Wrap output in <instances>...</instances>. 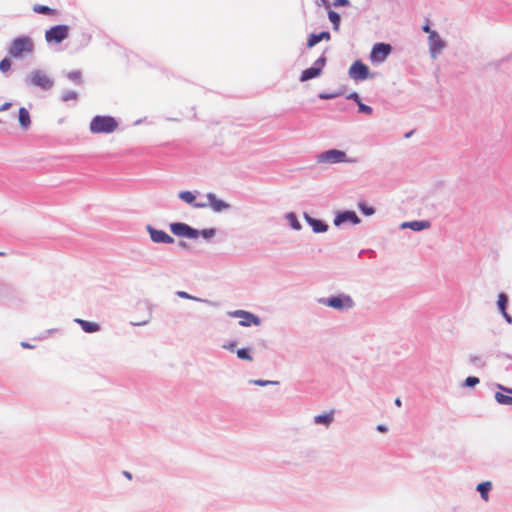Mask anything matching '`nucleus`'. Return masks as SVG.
Here are the masks:
<instances>
[{
    "mask_svg": "<svg viewBox=\"0 0 512 512\" xmlns=\"http://www.w3.org/2000/svg\"><path fill=\"white\" fill-rule=\"evenodd\" d=\"M118 121L112 116H95L89 125L93 134H110L118 129Z\"/></svg>",
    "mask_w": 512,
    "mask_h": 512,
    "instance_id": "nucleus-1",
    "label": "nucleus"
},
{
    "mask_svg": "<svg viewBox=\"0 0 512 512\" xmlns=\"http://www.w3.org/2000/svg\"><path fill=\"white\" fill-rule=\"evenodd\" d=\"M33 42L29 37L15 38L9 48V54L14 58H21L24 54L32 53Z\"/></svg>",
    "mask_w": 512,
    "mask_h": 512,
    "instance_id": "nucleus-2",
    "label": "nucleus"
},
{
    "mask_svg": "<svg viewBox=\"0 0 512 512\" xmlns=\"http://www.w3.org/2000/svg\"><path fill=\"white\" fill-rule=\"evenodd\" d=\"M30 85L37 86L42 90H50L54 86V81L48 74L41 70H34L28 76Z\"/></svg>",
    "mask_w": 512,
    "mask_h": 512,
    "instance_id": "nucleus-3",
    "label": "nucleus"
},
{
    "mask_svg": "<svg viewBox=\"0 0 512 512\" xmlns=\"http://www.w3.org/2000/svg\"><path fill=\"white\" fill-rule=\"evenodd\" d=\"M69 30L67 25L53 26L45 32V39L48 43H61L68 37Z\"/></svg>",
    "mask_w": 512,
    "mask_h": 512,
    "instance_id": "nucleus-4",
    "label": "nucleus"
},
{
    "mask_svg": "<svg viewBox=\"0 0 512 512\" xmlns=\"http://www.w3.org/2000/svg\"><path fill=\"white\" fill-rule=\"evenodd\" d=\"M170 230L171 232L180 237H186L189 239H196L198 238L200 232L189 225L181 222H176L170 224Z\"/></svg>",
    "mask_w": 512,
    "mask_h": 512,
    "instance_id": "nucleus-5",
    "label": "nucleus"
},
{
    "mask_svg": "<svg viewBox=\"0 0 512 512\" xmlns=\"http://www.w3.org/2000/svg\"><path fill=\"white\" fill-rule=\"evenodd\" d=\"M346 161H347L346 153L341 150H337V149L327 150L318 155V162H320V163L333 164V163H342V162H346Z\"/></svg>",
    "mask_w": 512,
    "mask_h": 512,
    "instance_id": "nucleus-6",
    "label": "nucleus"
},
{
    "mask_svg": "<svg viewBox=\"0 0 512 512\" xmlns=\"http://www.w3.org/2000/svg\"><path fill=\"white\" fill-rule=\"evenodd\" d=\"M323 303L337 310L350 309L354 306L352 298L348 295H339L323 300Z\"/></svg>",
    "mask_w": 512,
    "mask_h": 512,
    "instance_id": "nucleus-7",
    "label": "nucleus"
},
{
    "mask_svg": "<svg viewBox=\"0 0 512 512\" xmlns=\"http://www.w3.org/2000/svg\"><path fill=\"white\" fill-rule=\"evenodd\" d=\"M325 64H326V58L324 56H321L320 58H318L315 61L313 67L307 68L302 72V74L300 76V81L305 82V81H308L310 79L320 76Z\"/></svg>",
    "mask_w": 512,
    "mask_h": 512,
    "instance_id": "nucleus-8",
    "label": "nucleus"
},
{
    "mask_svg": "<svg viewBox=\"0 0 512 512\" xmlns=\"http://www.w3.org/2000/svg\"><path fill=\"white\" fill-rule=\"evenodd\" d=\"M390 53L391 46L389 44L377 43L372 48L370 60L373 63H381L385 61V59L389 56Z\"/></svg>",
    "mask_w": 512,
    "mask_h": 512,
    "instance_id": "nucleus-9",
    "label": "nucleus"
},
{
    "mask_svg": "<svg viewBox=\"0 0 512 512\" xmlns=\"http://www.w3.org/2000/svg\"><path fill=\"white\" fill-rule=\"evenodd\" d=\"M349 76L355 81L365 80L370 76L369 68L363 62L357 60L350 66Z\"/></svg>",
    "mask_w": 512,
    "mask_h": 512,
    "instance_id": "nucleus-10",
    "label": "nucleus"
},
{
    "mask_svg": "<svg viewBox=\"0 0 512 512\" xmlns=\"http://www.w3.org/2000/svg\"><path fill=\"white\" fill-rule=\"evenodd\" d=\"M207 199H208V202H198V203L194 204V207L195 208H205V207L210 206L213 209V211H215V212H221L229 207V205L227 203H225L222 200L217 199V197L213 193H208Z\"/></svg>",
    "mask_w": 512,
    "mask_h": 512,
    "instance_id": "nucleus-11",
    "label": "nucleus"
},
{
    "mask_svg": "<svg viewBox=\"0 0 512 512\" xmlns=\"http://www.w3.org/2000/svg\"><path fill=\"white\" fill-rule=\"evenodd\" d=\"M230 315L240 318L239 324L244 327L260 324V319L256 315L244 310H236L230 313Z\"/></svg>",
    "mask_w": 512,
    "mask_h": 512,
    "instance_id": "nucleus-12",
    "label": "nucleus"
},
{
    "mask_svg": "<svg viewBox=\"0 0 512 512\" xmlns=\"http://www.w3.org/2000/svg\"><path fill=\"white\" fill-rule=\"evenodd\" d=\"M148 232L150 234L152 241H154L156 243L170 244V243L174 242V239L169 234H167L165 231L157 230L155 228L148 226Z\"/></svg>",
    "mask_w": 512,
    "mask_h": 512,
    "instance_id": "nucleus-13",
    "label": "nucleus"
},
{
    "mask_svg": "<svg viewBox=\"0 0 512 512\" xmlns=\"http://www.w3.org/2000/svg\"><path fill=\"white\" fill-rule=\"evenodd\" d=\"M347 221H349V222H351L353 224L360 223V219H359V217L356 215V213L354 211H344L342 213H339L335 217L334 224L336 226H339L342 223L347 222Z\"/></svg>",
    "mask_w": 512,
    "mask_h": 512,
    "instance_id": "nucleus-14",
    "label": "nucleus"
},
{
    "mask_svg": "<svg viewBox=\"0 0 512 512\" xmlns=\"http://www.w3.org/2000/svg\"><path fill=\"white\" fill-rule=\"evenodd\" d=\"M429 45L433 56H435V54L439 53L444 48V43L436 32H430Z\"/></svg>",
    "mask_w": 512,
    "mask_h": 512,
    "instance_id": "nucleus-15",
    "label": "nucleus"
},
{
    "mask_svg": "<svg viewBox=\"0 0 512 512\" xmlns=\"http://www.w3.org/2000/svg\"><path fill=\"white\" fill-rule=\"evenodd\" d=\"M330 39H331V35L327 31H323L319 34H311L307 41V47L312 48L316 44H318L320 41H322V40L329 41Z\"/></svg>",
    "mask_w": 512,
    "mask_h": 512,
    "instance_id": "nucleus-16",
    "label": "nucleus"
},
{
    "mask_svg": "<svg viewBox=\"0 0 512 512\" xmlns=\"http://www.w3.org/2000/svg\"><path fill=\"white\" fill-rule=\"evenodd\" d=\"M75 322L78 323L86 333H94L100 330V325L95 322H90L83 319H75Z\"/></svg>",
    "mask_w": 512,
    "mask_h": 512,
    "instance_id": "nucleus-17",
    "label": "nucleus"
},
{
    "mask_svg": "<svg viewBox=\"0 0 512 512\" xmlns=\"http://www.w3.org/2000/svg\"><path fill=\"white\" fill-rule=\"evenodd\" d=\"M305 219L311 225L314 232L321 233L327 231L328 226L321 220L314 219L308 215H305Z\"/></svg>",
    "mask_w": 512,
    "mask_h": 512,
    "instance_id": "nucleus-18",
    "label": "nucleus"
},
{
    "mask_svg": "<svg viewBox=\"0 0 512 512\" xmlns=\"http://www.w3.org/2000/svg\"><path fill=\"white\" fill-rule=\"evenodd\" d=\"M334 413H335V411L332 409L325 414L317 415L314 417V422L316 424H322V425L328 427L334 420Z\"/></svg>",
    "mask_w": 512,
    "mask_h": 512,
    "instance_id": "nucleus-19",
    "label": "nucleus"
},
{
    "mask_svg": "<svg viewBox=\"0 0 512 512\" xmlns=\"http://www.w3.org/2000/svg\"><path fill=\"white\" fill-rule=\"evenodd\" d=\"M501 388L503 389V391H505L509 394H512V389L503 388V387H501ZM495 399L499 404L512 405V396L504 394L502 392H496Z\"/></svg>",
    "mask_w": 512,
    "mask_h": 512,
    "instance_id": "nucleus-20",
    "label": "nucleus"
},
{
    "mask_svg": "<svg viewBox=\"0 0 512 512\" xmlns=\"http://www.w3.org/2000/svg\"><path fill=\"white\" fill-rule=\"evenodd\" d=\"M18 119H19V123H20L21 127L24 129H27L31 124L30 114H29L28 110L24 107H21L19 109Z\"/></svg>",
    "mask_w": 512,
    "mask_h": 512,
    "instance_id": "nucleus-21",
    "label": "nucleus"
},
{
    "mask_svg": "<svg viewBox=\"0 0 512 512\" xmlns=\"http://www.w3.org/2000/svg\"><path fill=\"white\" fill-rule=\"evenodd\" d=\"M409 227L412 230L420 231L423 229H426L429 227V223L426 221H412V222H405L402 224V228Z\"/></svg>",
    "mask_w": 512,
    "mask_h": 512,
    "instance_id": "nucleus-22",
    "label": "nucleus"
},
{
    "mask_svg": "<svg viewBox=\"0 0 512 512\" xmlns=\"http://www.w3.org/2000/svg\"><path fill=\"white\" fill-rule=\"evenodd\" d=\"M507 301H508L507 296L504 293H500L498 296V301H497L498 307H499L500 311L502 312V314L504 315V317L508 320V322H511L510 316L506 313Z\"/></svg>",
    "mask_w": 512,
    "mask_h": 512,
    "instance_id": "nucleus-23",
    "label": "nucleus"
},
{
    "mask_svg": "<svg viewBox=\"0 0 512 512\" xmlns=\"http://www.w3.org/2000/svg\"><path fill=\"white\" fill-rule=\"evenodd\" d=\"M491 488H492V484L489 481L482 482L477 485V490L480 492L481 497L485 501H488V499H489V491L491 490Z\"/></svg>",
    "mask_w": 512,
    "mask_h": 512,
    "instance_id": "nucleus-24",
    "label": "nucleus"
},
{
    "mask_svg": "<svg viewBox=\"0 0 512 512\" xmlns=\"http://www.w3.org/2000/svg\"><path fill=\"white\" fill-rule=\"evenodd\" d=\"M33 11L39 14H46V15H57L58 11L56 9L50 8L45 5H34Z\"/></svg>",
    "mask_w": 512,
    "mask_h": 512,
    "instance_id": "nucleus-25",
    "label": "nucleus"
},
{
    "mask_svg": "<svg viewBox=\"0 0 512 512\" xmlns=\"http://www.w3.org/2000/svg\"><path fill=\"white\" fill-rule=\"evenodd\" d=\"M328 18L331 21V23L333 24V29L335 31H338L340 28V22H341L340 15L337 12L330 9L328 11Z\"/></svg>",
    "mask_w": 512,
    "mask_h": 512,
    "instance_id": "nucleus-26",
    "label": "nucleus"
},
{
    "mask_svg": "<svg viewBox=\"0 0 512 512\" xmlns=\"http://www.w3.org/2000/svg\"><path fill=\"white\" fill-rule=\"evenodd\" d=\"M179 198L183 201H185L186 203L188 204H192L194 206V204H196L197 202H195V195L190 192V191H182L179 193Z\"/></svg>",
    "mask_w": 512,
    "mask_h": 512,
    "instance_id": "nucleus-27",
    "label": "nucleus"
},
{
    "mask_svg": "<svg viewBox=\"0 0 512 512\" xmlns=\"http://www.w3.org/2000/svg\"><path fill=\"white\" fill-rule=\"evenodd\" d=\"M236 353H237V357L239 359L247 360V361H252L253 360L252 356L249 353V349L242 348V349L237 350Z\"/></svg>",
    "mask_w": 512,
    "mask_h": 512,
    "instance_id": "nucleus-28",
    "label": "nucleus"
},
{
    "mask_svg": "<svg viewBox=\"0 0 512 512\" xmlns=\"http://www.w3.org/2000/svg\"><path fill=\"white\" fill-rule=\"evenodd\" d=\"M11 66H12V62L7 57L0 61V71L2 73L8 72L11 69Z\"/></svg>",
    "mask_w": 512,
    "mask_h": 512,
    "instance_id": "nucleus-29",
    "label": "nucleus"
},
{
    "mask_svg": "<svg viewBox=\"0 0 512 512\" xmlns=\"http://www.w3.org/2000/svg\"><path fill=\"white\" fill-rule=\"evenodd\" d=\"M68 78L72 80L74 83H81L82 82V73L81 71H72L68 73Z\"/></svg>",
    "mask_w": 512,
    "mask_h": 512,
    "instance_id": "nucleus-30",
    "label": "nucleus"
},
{
    "mask_svg": "<svg viewBox=\"0 0 512 512\" xmlns=\"http://www.w3.org/2000/svg\"><path fill=\"white\" fill-rule=\"evenodd\" d=\"M78 98V94L75 91H66L62 95V100L67 102L71 100H76Z\"/></svg>",
    "mask_w": 512,
    "mask_h": 512,
    "instance_id": "nucleus-31",
    "label": "nucleus"
},
{
    "mask_svg": "<svg viewBox=\"0 0 512 512\" xmlns=\"http://www.w3.org/2000/svg\"><path fill=\"white\" fill-rule=\"evenodd\" d=\"M287 218L294 229L299 230L301 228V225L297 220V217L293 213L288 214Z\"/></svg>",
    "mask_w": 512,
    "mask_h": 512,
    "instance_id": "nucleus-32",
    "label": "nucleus"
},
{
    "mask_svg": "<svg viewBox=\"0 0 512 512\" xmlns=\"http://www.w3.org/2000/svg\"><path fill=\"white\" fill-rule=\"evenodd\" d=\"M358 107H359V112L365 113L367 115H371L372 114L373 110H372V108L370 106L365 105L362 102H359Z\"/></svg>",
    "mask_w": 512,
    "mask_h": 512,
    "instance_id": "nucleus-33",
    "label": "nucleus"
},
{
    "mask_svg": "<svg viewBox=\"0 0 512 512\" xmlns=\"http://www.w3.org/2000/svg\"><path fill=\"white\" fill-rule=\"evenodd\" d=\"M359 208L365 215L370 216L374 214V209L372 207H367L364 203H359Z\"/></svg>",
    "mask_w": 512,
    "mask_h": 512,
    "instance_id": "nucleus-34",
    "label": "nucleus"
},
{
    "mask_svg": "<svg viewBox=\"0 0 512 512\" xmlns=\"http://www.w3.org/2000/svg\"><path fill=\"white\" fill-rule=\"evenodd\" d=\"M478 383H479V379L477 377H474V376L467 377L466 380H465V384L468 387L475 386Z\"/></svg>",
    "mask_w": 512,
    "mask_h": 512,
    "instance_id": "nucleus-35",
    "label": "nucleus"
},
{
    "mask_svg": "<svg viewBox=\"0 0 512 512\" xmlns=\"http://www.w3.org/2000/svg\"><path fill=\"white\" fill-rule=\"evenodd\" d=\"M331 4L334 7L348 6V5H350V1L349 0H333V2Z\"/></svg>",
    "mask_w": 512,
    "mask_h": 512,
    "instance_id": "nucleus-36",
    "label": "nucleus"
},
{
    "mask_svg": "<svg viewBox=\"0 0 512 512\" xmlns=\"http://www.w3.org/2000/svg\"><path fill=\"white\" fill-rule=\"evenodd\" d=\"M202 236L204 238H211L214 236L215 234V230L214 229H204L202 232H201Z\"/></svg>",
    "mask_w": 512,
    "mask_h": 512,
    "instance_id": "nucleus-37",
    "label": "nucleus"
},
{
    "mask_svg": "<svg viewBox=\"0 0 512 512\" xmlns=\"http://www.w3.org/2000/svg\"><path fill=\"white\" fill-rule=\"evenodd\" d=\"M177 296H179L180 298H185V299H193V300H196L195 297L189 295L188 293L184 292V291H178L177 292Z\"/></svg>",
    "mask_w": 512,
    "mask_h": 512,
    "instance_id": "nucleus-38",
    "label": "nucleus"
},
{
    "mask_svg": "<svg viewBox=\"0 0 512 512\" xmlns=\"http://www.w3.org/2000/svg\"><path fill=\"white\" fill-rule=\"evenodd\" d=\"M348 98L349 99H353L357 104H359V102H361L360 97H359V95L356 92L351 93L348 96Z\"/></svg>",
    "mask_w": 512,
    "mask_h": 512,
    "instance_id": "nucleus-39",
    "label": "nucleus"
},
{
    "mask_svg": "<svg viewBox=\"0 0 512 512\" xmlns=\"http://www.w3.org/2000/svg\"><path fill=\"white\" fill-rule=\"evenodd\" d=\"M272 383H273L272 381H264V380H255L254 381V384L259 385V386H265V385L272 384Z\"/></svg>",
    "mask_w": 512,
    "mask_h": 512,
    "instance_id": "nucleus-40",
    "label": "nucleus"
},
{
    "mask_svg": "<svg viewBox=\"0 0 512 512\" xmlns=\"http://www.w3.org/2000/svg\"><path fill=\"white\" fill-rule=\"evenodd\" d=\"M335 96H336L335 94H324V93H321V94L319 95V97H320L321 99H331V98H334Z\"/></svg>",
    "mask_w": 512,
    "mask_h": 512,
    "instance_id": "nucleus-41",
    "label": "nucleus"
},
{
    "mask_svg": "<svg viewBox=\"0 0 512 512\" xmlns=\"http://www.w3.org/2000/svg\"><path fill=\"white\" fill-rule=\"evenodd\" d=\"M236 344L234 342L229 343L228 345H224L223 347L229 351H234Z\"/></svg>",
    "mask_w": 512,
    "mask_h": 512,
    "instance_id": "nucleus-42",
    "label": "nucleus"
},
{
    "mask_svg": "<svg viewBox=\"0 0 512 512\" xmlns=\"http://www.w3.org/2000/svg\"><path fill=\"white\" fill-rule=\"evenodd\" d=\"M321 2L323 3V5L325 6L326 9H328V11L330 10V8L332 7V2H330L329 0H321Z\"/></svg>",
    "mask_w": 512,
    "mask_h": 512,
    "instance_id": "nucleus-43",
    "label": "nucleus"
},
{
    "mask_svg": "<svg viewBox=\"0 0 512 512\" xmlns=\"http://www.w3.org/2000/svg\"><path fill=\"white\" fill-rule=\"evenodd\" d=\"M423 31H424V32H426V33H429V34H430V32H433V31L430 29L429 24H426V25H424V26H423Z\"/></svg>",
    "mask_w": 512,
    "mask_h": 512,
    "instance_id": "nucleus-44",
    "label": "nucleus"
},
{
    "mask_svg": "<svg viewBox=\"0 0 512 512\" xmlns=\"http://www.w3.org/2000/svg\"><path fill=\"white\" fill-rule=\"evenodd\" d=\"M377 429L381 432H385L387 430V428L383 425H378Z\"/></svg>",
    "mask_w": 512,
    "mask_h": 512,
    "instance_id": "nucleus-45",
    "label": "nucleus"
},
{
    "mask_svg": "<svg viewBox=\"0 0 512 512\" xmlns=\"http://www.w3.org/2000/svg\"><path fill=\"white\" fill-rule=\"evenodd\" d=\"M10 105H11L10 103H5V104H3V106L1 107V110H6V109H8V108L10 107Z\"/></svg>",
    "mask_w": 512,
    "mask_h": 512,
    "instance_id": "nucleus-46",
    "label": "nucleus"
},
{
    "mask_svg": "<svg viewBox=\"0 0 512 512\" xmlns=\"http://www.w3.org/2000/svg\"><path fill=\"white\" fill-rule=\"evenodd\" d=\"M395 405L398 406V407H400L402 405V402H401V400L399 398H397L395 400Z\"/></svg>",
    "mask_w": 512,
    "mask_h": 512,
    "instance_id": "nucleus-47",
    "label": "nucleus"
},
{
    "mask_svg": "<svg viewBox=\"0 0 512 512\" xmlns=\"http://www.w3.org/2000/svg\"><path fill=\"white\" fill-rule=\"evenodd\" d=\"M124 475H125L128 479H131V478H132L131 473H129V472H127V471H125V472H124Z\"/></svg>",
    "mask_w": 512,
    "mask_h": 512,
    "instance_id": "nucleus-48",
    "label": "nucleus"
},
{
    "mask_svg": "<svg viewBox=\"0 0 512 512\" xmlns=\"http://www.w3.org/2000/svg\"><path fill=\"white\" fill-rule=\"evenodd\" d=\"M22 345H23L24 347H29V345H28V344H25V343H22Z\"/></svg>",
    "mask_w": 512,
    "mask_h": 512,
    "instance_id": "nucleus-49",
    "label": "nucleus"
},
{
    "mask_svg": "<svg viewBox=\"0 0 512 512\" xmlns=\"http://www.w3.org/2000/svg\"><path fill=\"white\" fill-rule=\"evenodd\" d=\"M0 256H3V253H2V252H0Z\"/></svg>",
    "mask_w": 512,
    "mask_h": 512,
    "instance_id": "nucleus-50",
    "label": "nucleus"
}]
</instances>
